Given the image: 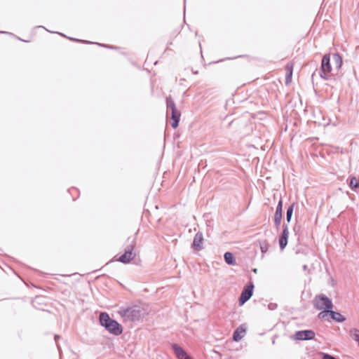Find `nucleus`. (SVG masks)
Wrapping results in <instances>:
<instances>
[{"instance_id":"f257e3e1","label":"nucleus","mask_w":359,"mask_h":359,"mask_svg":"<svg viewBox=\"0 0 359 359\" xmlns=\"http://www.w3.org/2000/svg\"><path fill=\"white\" fill-rule=\"evenodd\" d=\"M100 323L109 333L118 336L123 332L122 326L115 320L111 318L107 313L102 312L99 317Z\"/></svg>"},{"instance_id":"39448f33","label":"nucleus","mask_w":359,"mask_h":359,"mask_svg":"<svg viewBox=\"0 0 359 359\" xmlns=\"http://www.w3.org/2000/svg\"><path fill=\"white\" fill-rule=\"evenodd\" d=\"M331 71L330 55L325 54L322 59L320 76L325 80H327L330 78Z\"/></svg>"},{"instance_id":"ddd939ff","label":"nucleus","mask_w":359,"mask_h":359,"mask_svg":"<svg viewBox=\"0 0 359 359\" xmlns=\"http://www.w3.org/2000/svg\"><path fill=\"white\" fill-rule=\"evenodd\" d=\"M245 328L243 325L236 328L233 334V339L236 341H240L245 334Z\"/></svg>"},{"instance_id":"f03ea898","label":"nucleus","mask_w":359,"mask_h":359,"mask_svg":"<svg viewBox=\"0 0 359 359\" xmlns=\"http://www.w3.org/2000/svg\"><path fill=\"white\" fill-rule=\"evenodd\" d=\"M118 313L126 320L137 321L142 316V310L140 307L135 306L128 308H121Z\"/></svg>"},{"instance_id":"423d86ee","label":"nucleus","mask_w":359,"mask_h":359,"mask_svg":"<svg viewBox=\"0 0 359 359\" xmlns=\"http://www.w3.org/2000/svg\"><path fill=\"white\" fill-rule=\"evenodd\" d=\"M135 247V241H133V242L127 246V248L125 250L124 253L119 257L118 259V261L120 262L128 264L131 260H133L135 258V255L133 252Z\"/></svg>"},{"instance_id":"9b49d317","label":"nucleus","mask_w":359,"mask_h":359,"mask_svg":"<svg viewBox=\"0 0 359 359\" xmlns=\"http://www.w3.org/2000/svg\"><path fill=\"white\" fill-rule=\"evenodd\" d=\"M289 236V231H288V226L287 224H283V230L281 236L279 238V245L280 248L281 250H283L287 244V239Z\"/></svg>"},{"instance_id":"b1692460","label":"nucleus","mask_w":359,"mask_h":359,"mask_svg":"<svg viewBox=\"0 0 359 359\" xmlns=\"http://www.w3.org/2000/svg\"><path fill=\"white\" fill-rule=\"evenodd\" d=\"M60 335H55V341H57V339H60Z\"/></svg>"},{"instance_id":"2eb2a0df","label":"nucleus","mask_w":359,"mask_h":359,"mask_svg":"<svg viewBox=\"0 0 359 359\" xmlns=\"http://www.w3.org/2000/svg\"><path fill=\"white\" fill-rule=\"evenodd\" d=\"M330 318L336 322L342 323L346 318L339 312L334 311L330 309Z\"/></svg>"},{"instance_id":"7ed1b4c3","label":"nucleus","mask_w":359,"mask_h":359,"mask_svg":"<svg viewBox=\"0 0 359 359\" xmlns=\"http://www.w3.org/2000/svg\"><path fill=\"white\" fill-rule=\"evenodd\" d=\"M167 115L170 114V118L172 120L171 126L173 128H176L180 120V111L176 109L175 104L170 97L166 98Z\"/></svg>"},{"instance_id":"4be33fe9","label":"nucleus","mask_w":359,"mask_h":359,"mask_svg":"<svg viewBox=\"0 0 359 359\" xmlns=\"http://www.w3.org/2000/svg\"><path fill=\"white\" fill-rule=\"evenodd\" d=\"M287 69L288 70V72L287 73L286 75V81L287 82H288L289 79H290L292 76V72L291 69H289L288 66H287Z\"/></svg>"},{"instance_id":"9d476101","label":"nucleus","mask_w":359,"mask_h":359,"mask_svg":"<svg viewBox=\"0 0 359 359\" xmlns=\"http://www.w3.org/2000/svg\"><path fill=\"white\" fill-rule=\"evenodd\" d=\"M203 236L202 232L198 231L196 233L194 241L192 243V248L195 250H201L203 249Z\"/></svg>"},{"instance_id":"a211bd4d","label":"nucleus","mask_w":359,"mask_h":359,"mask_svg":"<svg viewBox=\"0 0 359 359\" xmlns=\"http://www.w3.org/2000/svg\"><path fill=\"white\" fill-rule=\"evenodd\" d=\"M350 187L352 189L359 188V177L358 178L355 177H353L351 178Z\"/></svg>"},{"instance_id":"5701e85b","label":"nucleus","mask_w":359,"mask_h":359,"mask_svg":"<svg viewBox=\"0 0 359 359\" xmlns=\"http://www.w3.org/2000/svg\"><path fill=\"white\" fill-rule=\"evenodd\" d=\"M268 308H269V309L272 310V311L275 310L277 308V304L275 303H270L268 305Z\"/></svg>"},{"instance_id":"f3484780","label":"nucleus","mask_w":359,"mask_h":359,"mask_svg":"<svg viewBox=\"0 0 359 359\" xmlns=\"http://www.w3.org/2000/svg\"><path fill=\"white\" fill-rule=\"evenodd\" d=\"M294 203L291 204L287 209L286 212V221L290 223L293 214Z\"/></svg>"},{"instance_id":"412c9836","label":"nucleus","mask_w":359,"mask_h":359,"mask_svg":"<svg viewBox=\"0 0 359 359\" xmlns=\"http://www.w3.org/2000/svg\"><path fill=\"white\" fill-rule=\"evenodd\" d=\"M260 249L262 252L265 253L268 250V244L266 243H263L260 245Z\"/></svg>"},{"instance_id":"1a4fd4ad","label":"nucleus","mask_w":359,"mask_h":359,"mask_svg":"<svg viewBox=\"0 0 359 359\" xmlns=\"http://www.w3.org/2000/svg\"><path fill=\"white\" fill-rule=\"evenodd\" d=\"M282 212H283V201L280 198L276 206V212L274 215V223L277 229L279 228L281 219H282Z\"/></svg>"},{"instance_id":"aec40b11","label":"nucleus","mask_w":359,"mask_h":359,"mask_svg":"<svg viewBox=\"0 0 359 359\" xmlns=\"http://www.w3.org/2000/svg\"><path fill=\"white\" fill-rule=\"evenodd\" d=\"M320 311H321L318 315L319 319H325L328 314L330 315V309H324Z\"/></svg>"},{"instance_id":"6e6552de","label":"nucleus","mask_w":359,"mask_h":359,"mask_svg":"<svg viewBox=\"0 0 359 359\" xmlns=\"http://www.w3.org/2000/svg\"><path fill=\"white\" fill-rule=\"evenodd\" d=\"M254 285L252 283L246 285L242 291L239 297V303L241 305L245 304L252 296Z\"/></svg>"},{"instance_id":"6ab92c4d","label":"nucleus","mask_w":359,"mask_h":359,"mask_svg":"<svg viewBox=\"0 0 359 359\" xmlns=\"http://www.w3.org/2000/svg\"><path fill=\"white\" fill-rule=\"evenodd\" d=\"M350 334L354 340L359 341V330L353 328L350 330Z\"/></svg>"},{"instance_id":"4468645a","label":"nucleus","mask_w":359,"mask_h":359,"mask_svg":"<svg viewBox=\"0 0 359 359\" xmlns=\"http://www.w3.org/2000/svg\"><path fill=\"white\" fill-rule=\"evenodd\" d=\"M332 60L334 62V67L337 72L341 68L342 65V57L339 53L332 54Z\"/></svg>"},{"instance_id":"dca6fc26","label":"nucleus","mask_w":359,"mask_h":359,"mask_svg":"<svg viewBox=\"0 0 359 359\" xmlns=\"http://www.w3.org/2000/svg\"><path fill=\"white\" fill-rule=\"evenodd\" d=\"M224 260L226 264H228L229 265H235L236 264V260H235L232 253H231L229 252H225L224 255Z\"/></svg>"},{"instance_id":"0eeeda50","label":"nucleus","mask_w":359,"mask_h":359,"mask_svg":"<svg viewBox=\"0 0 359 359\" xmlns=\"http://www.w3.org/2000/svg\"><path fill=\"white\" fill-rule=\"evenodd\" d=\"M315 332L311 330H300L291 337L294 340H311L315 337Z\"/></svg>"},{"instance_id":"393cba45","label":"nucleus","mask_w":359,"mask_h":359,"mask_svg":"<svg viewBox=\"0 0 359 359\" xmlns=\"http://www.w3.org/2000/svg\"><path fill=\"white\" fill-rule=\"evenodd\" d=\"M358 341V346H359V340H358V341Z\"/></svg>"},{"instance_id":"f8f14e48","label":"nucleus","mask_w":359,"mask_h":359,"mask_svg":"<svg viewBox=\"0 0 359 359\" xmlns=\"http://www.w3.org/2000/svg\"><path fill=\"white\" fill-rule=\"evenodd\" d=\"M172 348L178 359H191L184 350L177 344H172Z\"/></svg>"},{"instance_id":"20e7f679","label":"nucleus","mask_w":359,"mask_h":359,"mask_svg":"<svg viewBox=\"0 0 359 359\" xmlns=\"http://www.w3.org/2000/svg\"><path fill=\"white\" fill-rule=\"evenodd\" d=\"M313 306L317 310L332 309L333 308L332 300L323 294L315 297Z\"/></svg>"}]
</instances>
